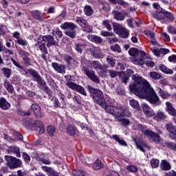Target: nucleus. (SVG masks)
<instances>
[{
  "label": "nucleus",
  "instance_id": "f257e3e1",
  "mask_svg": "<svg viewBox=\"0 0 176 176\" xmlns=\"http://www.w3.org/2000/svg\"><path fill=\"white\" fill-rule=\"evenodd\" d=\"M132 80L129 86L131 93H134L139 98H145L150 104L154 105L162 104L153 88L151 87L149 82L144 78L136 74L132 76Z\"/></svg>",
  "mask_w": 176,
  "mask_h": 176
},
{
  "label": "nucleus",
  "instance_id": "f03ea898",
  "mask_svg": "<svg viewBox=\"0 0 176 176\" xmlns=\"http://www.w3.org/2000/svg\"><path fill=\"white\" fill-rule=\"evenodd\" d=\"M104 109L107 113L113 115L116 120L120 119L121 118H124V116H126V118H130V116H131V113H130L129 109L123 106L115 107L107 105Z\"/></svg>",
  "mask_w": 176,
  "mask_h": 176
},
{
  "label": "nucleus",
  "instance_id": "7ed1b4c3",
  "mask_svg": "<svg viewBox=\"0 0 176 176\" xmlns=\"http://www.w3.org/2000/svg\"><path fill=\"white\" fill-rule=\"evenodd\" d=\"M88 90L91 94L93 101L105 109L108 105L107 104V102H105L102 91L91 86H88Z\"/></svg>",
  "mask_w": 176,
  "mask_h": 176
},
{
  "label": "nucleus",
  "instance_id": "20e7f679",
  "mask_svg": "<svg viewBox=\"0 0 176 176\" xmlns=\"http://www.w3.org/2000/svg\"><path fill=\"white\" fill-rule=\"evenodd\" d=\"M153 17L156 20H160L163 24H168V23H173V21L175 20L174 15L163 8L157 10L153 14Z\"/></svg>",
  "mask_w": 176,
  "mask_h": 176
},
{
  "label": "nucleus",
  "instance_id": "39448f33",
  "mask_svg": "<svg viewBox=\"0 0 176 176\" xmlns=\"http://www.w3.org/2000/svg\"><path fill=\"white\" fill-rule=\"evenodd\" d=\"M140 58L135 60L134 64L136 65H146L147 68H153L155 67V63L152 61L151 58L146 56L145 52H140Z\"/></svg>",
  "mask_w": 176,
  "mask_h": 176
},
{
  "label": "nucleus",
  "instance_id": "423d86ee",
  "mask_svg": "<svg viewBox=\"0 0 176 176\" xmlns=\"http://www.w3.org/2000/svg\"><path fill=\"white\" fill-rule=\"evenodd\" d=\"M61 27L63 30H66L65 34L67 36L72 38V39H75L76 38V30L77 25L74 23L70 22H65L62 24Z\"/></svg>",
  "mask_w": 176,
  "mask_h": 176
},
{
  "label": "nucleus",
  "instance_id": "0eeeda50",
  "mask_svg": "<svg viewBox=\"0 0 176 176\" xmlns=\"http://www.w3.org/2000/svg\"><path fill=\"white\" fill-rule=\"evenodd\" d=\"M25 124L28 126L29 129H31V130H37L39 129V134H43V133H45V126H43V122H42V121H33L30 119L25 121Z\"/></svg>",
  "mask_w": 176,
  "mask_h": 176
},
{
  "label": "nucleus",
  "instance_id": "6e6552de",
  "mask_svg": "<svg viewBox=\"0 0 176 176\" xmlns=\"http://www.w3.org/2000/svg\"><path fill=\"white\" fill-rule=\"evenodd\" d=\"M5 159L7 166H8L11 170L19 168L23 166V162H21V160L17 159L12 155H6Z\"/></svg>",
  "mask_w": 176,
  "mask_h": 176
},
{
  "label": "nucleus",
  "instance_id": "1a4fd4ad",
  "mask_svg": "<svg viewBox=\"0 0 176 176\" xmlns=\"http://www.w3.org/2000/svg\"><path fill=\"white\" fill-rule=\"evenodd\" d=\"M82 72H84L85 75L89 78L92 82L98 85L100 83V79L98 76H96V72L94 70H90V68L85 63H82V67L81 68Z\"/></svg>",
  "mask_w": 176,
  "mask_h": 176
},
{
  "label": "nucleus",
  "instance_id": "9d476101",
  "mask_svg": "<svg viewBox=\"0 0 176 176\" xmlns=\"http://www.w3.org/2000/svg\"><path fill=\"white\" fill-rule=\"evenodd\" d=\"M28 74L32 75L34 78V80L37 82L38 85H40V86L44 87L45 91H50L49 87H47V85H46V82L45 81V80L42 79V77L41 76V75H39V73L32 69H30L29 70H28Z\"/></svg>",
  "mask_w": 176,
  "mask_h": 176
},
{
  "label": "nucleus",
  "instance_id": "9b49d317",
  "mask_svg": "<svg viewBox=\"0 0 176 176\" xmlns=\"http://www.w3.org/2000/svg\"><path fill=\"white\" fill-rule=\"evenodd\" d=\"M143 133L146 138L153 141L155 144H162V142H163V140L160 138V135L157 133L153 132L152 130H146Z\"/></svg>",
  "mask_w": 176,
  "mask_h": 176
},
{
  "label": "nucleus",
  "instance_id": "f8f14e48",
  "mask_svg": "<svg viewBox=\"0 0 176 176\" xmlns=\"http://www.w3.org/2000/svg\"><path fill=\"white\" fill-rule=\"evenodd\" d=\"M75 21L78 23L82 28H83V31L85 32H93V28L91 25H89V23H87V21L85 20L82 17L77 16Z\"/></svg>",
  "mask_w": 176,
  "mask_h": 176
},
{
  "label": "nucleus",
  "instance_id": "ddd939ff",
  "mask_svg": "<svg viewBox=\"0 0 176 176\" xmlns=\"http://www.w3.org/2000/svg\"><path fill=\"white\" fill-rule=\"evenodd\" d=\"M113 30L114 32H116V34H118L119 36H120V38H129V35H130V31L124 28L120 24H117L114 25Z\"/></svg>",
  "mask_w": 176,
  "mask_h": 176
},
{
  "label": "nucleus",
  "instance_id": "4468645a",
  "mask_svg": "<svg viewBox=\"0 0 176 176\" xmlns=\"http://www.w3.org/2000/svg\"><path fill=\"white\" fill-rule=\"evenodd\" d=\"M82 63L87 65L91 69H96V71H101L104 69V66L98 60H83Z\"/></svg>",
  "mask_w": 176,
  "mask_h": 176
},
{
  "label": "nucleus",
  "instance_id": "2eb2a0df",
  "mask_svg": "<svg viewBox=\"0 0 176 176\" xmlns=\"http://www.w3.org/2000/svg\"><path fill=\"white\" fill-rule=\"evenodd\" d=\"M42 41L46 43L47 47H52V46H56L57 41H55L54 37L52 35L47 34L42 36Z\"/></svg>",
  "mask_w": 176,
  "mask_h": 176
},
{
  "label": "nucleus",
  "instance_id": "dca6fc26",
  "mask_svg": "<svg viewBox=\"0 0 176 176\" xmlns=\"http://www.w3.org/2000/svg\"><path fill=\"white\" fill-rule=\"evenodd\" d=\"M36 46H38L42 54L41 58H43L45 61H46V54H47V49L46 48V43H45L43 41L38 40V41L35 44Z\"/></svg>",
  "mask_w": 176,
  "mask_h": 176
},
{
  "label": "nucleus",
  "instance_id": "f3484780",
  "mask_svg": "<svg viewBox=\"0 0 176 176\" xmlns=\"http://www.w3.org/2000/svg\"><path fill=\"white\" fill-rule=\"evenodd\" d=\"M30 109L33 111L36 118H42L43 116V113L42 111H41V107L37 104H33L30 107Z\"/></svg>",
  "mask_w": 176,
  "mask_h": 176
},
{
  "label": "nucleus",
  "instance_id": "a211bd4d",
  "mask_svg": "<svg viewBox=\"0 0 176 176\" xmlns=\"http://www.w3.org/2000/svg\"><path fill=\"white\" fill-rule=\"evenodd\" d=\"M9 155H15L16 157H21V154L20 153V148L16 146H11L7 150Z\"/></svg>",
  "mask_w": 176,
  "mask_h": 176
},
{
  "label": "nucleus",
  "instance_id": "6ab92c4d",
  "mask_svg": "<svg viewBox=\"0 0 176 176\" xmlns=\"http://www.w3.org/2000/svg\"><path fill=\"white\" fill-rule=\"evenodd\" d=\"M151 50L152 53H153V54H155V56H157V57H159V56H160L161 54H167V53L170 52L168 49L166 48L157 49L156 47H152L151 48Z\"/></svg>",
  "mask_w": 176,
  "mask_h": 176
},
{
  "label": "nucleus",
  "instance_id": "aec40b11",
  "mask_svg": "<svg viewBox=\"0 0 176 176\" xmlns=\"http://www.w3.org/2000/svg\"><path fill=\"white\" fill-rule=\"evenodd\" d=\"M52 67L58 74H65V66L57 63H52Z\"/></svg>",
  "mask_w": 176,
  "mask_h": 176
},
{
  "label": "nucleus",
  "instance_id": "412c9836",
  "mask_svg": "<svg viewBox=\"0 0 176 176\" xmlns=\"http://www.w3.org/2000/svg\"><path fill=\"white\" fill-rule=\"evenodd\" d=\"M135 144L138 148L142 152H145V148L151 149V147L148 146V143L145 142L144 141H135Z\"/></svg>",
  "mask_w": 176,
  "mask_h": 176
},
{
  "label": "nucleus",
  "instance_id": "4be33fe9",
  "mask_svg": "<svg viewBox=\"0 0 176 176\" xmlns=\"http://www.w3.org/2000/svg\"><path fill=\"white\" fill-rule=\"evenodd\" d=\"M143 112L148 118L153 116L155 115V111L146 104H144L142 106Z\"/></svg>",
  "mask_w": 176,
  "mask_h": 176
},
{
  "label": "nucleus",
  "instance_id": "5701e85b",
  "mask_svg": "<svg viewBox=\"0 0 176 176\" xmlns=\"http://www.w3.org/2000/svg\"><path fill=\"white\" fill-rule=\"evenodd\" d=\"M3 86L8 91V93H13L14 91V88L13 87V84H12V80L6 79L3 82Z\"/></svg>",
  "mask_w": 176,
  "mask_h": 176
},
{
  "label": "nucleus",
  "instance_id": "b1692460",
  "mask_svg": "<svg viewBox=\"0 0 176 176\" xmlns=\"http://www.w3.org/2000/svg\"><path fill=\"white\" fill-rule=\"evenodd\" d=\"M0 108L4 111L10 108V103H9V102H8L3 97L0 98Z\"/></svg>",
  "mask_w": 176,
  "mask_h": 176
},
{
  "label": "nucleus",
  "instance_id": "393cba45",
  "mask_svg": "<svg viewBox=\"0 0 176 176\" xmlns=\"http://www.w3.org/2000/svg\"><path fill=\"white\" fill-rule=\"evenodd\" d=\"M30 14L35 20H43V14L39 10H33L30 12Z\"/></svg>",
  "mask_w": 176,
  "mask_h": 176
},
{
  "label": "nucleus",
  "instance_id": "a878e982",
  "mask_svg": "<svg viewBox=\"0 0 176 176\" xmlns=\"http://www.w3.org/2000/svg\"><path fill=\"white\" fill-rule=\"evenodd\" d=\"M166 111L169 113V115H171V116H176V110L173 107V104L170 102H166Z\"/></svg>",
  "mask_w": 176,
  "mask_h": 176
},
{
  "label": "nucleus",
  "instance_id": "bb28decb",
  "mask_svg": "<svg viewBox=\"0 0 176 176\" xmlns=\"http://www.w3.org/2000/svg\"><path fill=\"white\" fill-rule=\"evenodd\" d=\"M112 140H115L116 142H118L120 145H122V146H127V143L121 138V137L119 135H113L110 137Z\"/></svg>",
  "mask_w": 176,
  "mask_h": 176
},
{
  "label": "nucleus",
  "instance_id": "cd10ccee",
  "mask_svg": "<svg viewBox=\"0 0 176 176\" xmlns=\"http://www.w3.org/2000/svg\"><path fill=\"white\" fill-rule=\"evenodd\" d=\"M148 76L153 80H159V79H163V75L157 72H150Z\"/></svg>",
  "mask_w": 176,
  "mask_h": 176
},
{
  "label": "nucleus",
  "instance_id": "c85d7f7f",
  "mask_svg": "<svg viewBox=\"0 0 176 176\" xmlns=\"http://www.w3.org/2000/svg\"><path fill=\"white\" fill-rule=\"evenodd\" d=\"M52 102H53L54 107L55 108H63V109H64V108H65V107H67V104H65V102H60L57 98H54L52 99Z\"/></svg>",
  "mask_w": 176,
  "mask_h": 176
},
{
  "label": "nucleus",
  "instance_id": "c756f323",
  "mask_svg": "<svg viewBox=\"0 0 176 176\" xmlns=\"http://www.w3.org/2000/svg\"><path fill=\"white\" fill-rule=\"evenodd\" d=\"M42 170L47 173L48 175L50 176H58V173L56 172L54 169L47 167V166H42Z\"/></svg>",
  "mask_w": 176,
  "mask_h": 176
},
{
  "label": "nucleus",
  "instance_id": "7c9ffc66",
  "mask_svg": "<svg viewBox=\"0 0 176 176\" xmlns=\"http://www.w3.org/2000/svg\"><path fill=\"white\" fill-rule=\"evenodd\" d=\"M87 38L89 41H91V42H95V43H102V38L100 36L89 34L87 36Z\"/></svg>",
  "mask_w": 176,
  "mask_h": 176
},
{
  "label": "nucleus",
  "instance_id": "2f4dec72",
  "mask_svg": "<svg viewBox=\"0 0 176 176\" xmlns=\"http://www.w3.org/2000/svg\"><path fill=\"white\" fill-rule=\"evenodd\" d=\"M67 132L69 135L74 137V135H76V133H78V129L75 126L69 125L67 128Z\"/></svg>",
  "mask_w": 176,
  "mask_h": 176
},
{
  "label": "nucleus",
  "instance_id": "473e14b6",
  "mask_svg": "<svg viewBox=\"0 0 176 176\" xmlns=\"http://www.w3.org/2000/svg\"><path fill=\"white\" fill-rule=\"evenodd\" d=\"M160 167L164 171H168V170H171V165H170V163H168L166 160H162Z\"/></svg>",
  "mask_w": 176,
  "mask_h": 176
},
{
  "label": "nucleus",
  "instance_id": "72a5a7b5",
  "mask_svg": "<svg viewBox=\"0 0 176 176\" xmlns=\"http://www.w3.org/2000/svg\"><path fill=\"white\" fill-rule=\"evenodd\" d=\"M87 45L85 43H78L75 44V50L78 53H80V54H82V52H83V49L86 47Z\"/></svg>",
  "mask_w": 176,
  "mask_h": 176
},
{
  "label": "nucleus",
  "instance_id": "f704fd0d",
  "mask_svg": "<svg viewBox=\"0 0 176 176\" xmlns=\"http://www.w3.org/2000/svg\"><path fill=\"white\" fill-rule=\"evenodd\" d=\"M92 54L95 58H102L104 57V54L100 50V49L97 47H94L92 50Z\"/></svg>",
  "mask_w": 176,
  "mask_h": 176
},
{
  "label": "nucleus",
  "instance_id": "c9c22d12",
  "mask_svg": "<svg viewBox=\"0 0 176 176\" xmlns=\"http://www.w3.org/2000/svg\"><path fill=\"white\" fill-rule=\"evenodd\" d=\"M112 13L114 16V19H116V20H118V21H123V20H124L125 19L124 15L120 12L113 11Z\"/></svg>",
  "mask_w": 176,
  "mask_h": 176
},
{
  "label": "nucleus",
  "instance_id": "e433bc0d",
  "mask_svg": "<svg viewBox=\"0 0 176 176\" xmlns=\"http://www.w3.org/2000/svg\"><path fill=\"white\" fill-rule=\"evenodd\" d=\"M160 71H162V72H164V74H168L169 75H173L174 74V72L170 69H168L166 65H160L159 66Z\"/></svg>",
  "mask_w": 176,
  "mask_h": 176
},
{
  "label": "nucleus",
  "instance_id": "4c0bfd02",
  "mask_svg": "<svg viewBox=\"0 0 176 176\" xmlns=\"http://www.w3.org/2000/svg\"><path fill=\"white\" fill-rule=\"evenodd\" d=\"M166 129L168 133H170V134H173V135H176V126L173 125V124H167L166 125Z\"/></svg>",
  "mask_w": 176,
  "mask_h": 176
},
{
  "label": "nucleus",
  "instance_id": "58836bf2",
  "mask_svg": "<svg viewBox=\"0 0 176 176\" xmlns=\"http://www.w3.org/2000/svg\"><path fill=\"white\" fill-rule=\"evenodd\" d=\"M141 52L144 51H139L138 49L136 48H131L129 50V54L132 56V57H135V56H141Z\"/></svg>",
  "mask_w": 176,
  "mask_h": 176
},
{
  "label": "nucleus",
  "instance_id": "ea45409f",
  "mask_svg": "<svg viewBox=\"0 0 176 176\" xmlns=\"http://www.w3.org/2000/svg\"><path fill=\"white\" fill-rule=\"evenodd\" d=\"M94 10L93 8H91V6L87 5L84 7V13L85 16H91V14H93L94 13Z\"/></svg>",
  "mask_w": 176,
  "mask_h": 176
},
{
  "label": "nucleus",
  "instance_id": "a19ab883",
  "mask_svg": "<svg viewBox=\"0 0 176 176\" xmlns=\"http://www.w3.org/2000/svg\"><path fill=\"white\" fill-rule=\"evenodd\" d=\"M47 133L50 137H54V134L56 133V127L52 125H49L47 126Z\"/></svg>",
  "mask_w": 176,
  "mask_h": 176
},
{
  "label": "nucleus",
  "instance_id": "79ce46f5",
  "mask_svg": "<svg viewBox=\"0 0 176 176\" xmlns=\"http://www.w3.org/2000/svg\"><path fill=\"white\" fill-rule=\"evenodd\" d=\"M104 167V164L100 160H96L94 164L93 168L94 170H101Z\"/></svg>",
  "mask_w": 176,
  "mask_h": 176
},
{
  "label": "nucleus",
  "instance_id": "37998d69",
  "mask_svg": "<svg viewBox=\"0 0 176 176\" xmlns=\"http://www.w3.org/2000/svg\"><path fill=\"white\" fill-rule=\"evenodd\" d=\"M150 164L153 168H157V167H159L160 161L157 159L153 158L150 160Z\"/></svg>",
  "mask_w": 176,
  "mask_h": 176
},
{
  "label": "nucleus",
  "instance_id": "c03bdc74",
  "mask_svg": "<svg viewBox=\"0 0 176 176\" xmlns=\"http://www.w3.org/2000/svg\"><path fill=\"white\" fill-rule=\"evenodd\" d=\"M75 91H77L78 93H80V94H82V96H87V94L86 93V89H85V87L77 85L76 87Z\"/></svg>",
  "mask_w": 176,
  "mask_h": 176
},
{
  "label": "nucleus",
  "instance_id": "a18cd8bd",
  "mask_svg": "<svg viewBox=\"0 0 176 176\" xmlns=\"http://www.w3.org/2000/svg\"><path fill=\"white\" fill-rule=\"evenodd\" d=\"M118 122H120L122 124V126H129L130 124V120L127 118H124V117H122L121 118H118L117 120Z\"/></svg>",
  "mask_w": 176,
  "mask_h": 176
},
{
  "label": "nucleus",
  "instance_id": "49530a36",
  "mask_svg": "<svg viewBox=\"0 0 176 176\" xmlns=\"http://www.w3.org/2000/svg\"><path fill=\"white\" fill-rule=\"evenodd\" d=\"M156 119L158 120H162L163 119H166L167 118V116L164 113V112L158 111L155 116Z\"/></svg>",
  "mask_w": 176,
  "mask_h": 176
},
{
  "label": "nucleus",
  "instance_id": "de8ad7c7",
  "mask_svg": "<svg viewBox=\"0 0 176 176\" xmlns=\"http://www.w3.org/2000/svg\"><path fill=\"white\" fill-rule=\"evenodd\" d=\"M129 104L132 108H134L135 109H138L140 108V103H138V101L131 99L129 100Z\"/></svg>",
  "mask_w": 176,
  "mask_h": 176
},
{
  "label": "nucleus",
  "instance_id": "09e8293b",
  "mask_svg": "<svg viewBox=\"0 0 176 176\" xmlns=\"http://www.w3.org/2000/svg\"><path fill=\"white\" fill-rule=\"evenodd\" d=\"M15 43H17L20 46H27V45H28V41H27V40L25 38H21L18 40H16Z\"/></svg>",
  "mask_w": 176,
  "mask_h": 176
},
{
  "label": "nucleus",
  "instance_id": "8fccbe9b",
  "mask_svg": "<svg viewBox=\"0 0 176 176\" xmlns=\"http://www.w3.org/2000/svg\"><path fill=\"white\" fill-rule=\"evenodd\" d=\"M1 71L3 72V75L6 78H10V74H12V69L6 67L1 69Z\"/></svg>",
  "mask_w": 176,
  "mask_h": 176
},
{
  "label": "nucleus",
  "instance_id": "3c124183",
  "mask_svg": "<svg viewBox=\"0 0 176 176\" xmlns=\"http://www.w3.org/2000/svg\"><path fill=\"white\" fill-rule=\"evenodd\" d=\"M110 49H111V50H112V52H116L117 53H121L122 52V50L120 49V46H119V45H118V44H114V45H111Z\"/></svg>",
  "mask_w": 176,
  "mask_h": 176
},
{
  "label": "nucleus",
  "instance_id": "603ef678",
  "mask_svg": "<svg viewBox=\"0 0 176 176\" xmlns=\"http://www.w3.org/2000/svg\"><path fill=\"white\" fill-rule=\"evenodd\" d=\"M107 62L111 65V67H115V65L116 64L115 59H113V58L111 56H108L107 57Z\"/></svg>",
  "mask_w": 176,
  "mask_h": 176
},
{
  "label": "nucleus",
  "instance_id": "864d4df0",
  "mask_svg": "<svg viewBox=\"0 0 176 176\" xmlns=\"http://www.w3.org/2000/svg\"><path fill=\"white\" fill-rule=\"evenodd\" d=\"M159 93H160V97H162V98H163L164 100H166L167 98H168V97H170V94H167L166 92H164V91H163L162 89H161L160 88H159Z\"/></svg>",
  "mask_w": 176,
  "mask_h": 176
},
{
  "label": "nucleus",
  "instance_id": "5fc2aeb1",
  "mask_svg": "<svg viewBox=\"0 0 176 176\" xmlns=\"http://www.w3.org/2000/svg\"><path fill=\"white\" fill-rule=\"evenodd\" d=\"M73 174L76 176H87V174H86V173H85V171L82 170H74L73 171Z\"/></svg>",
  "mask_w": 176,
  "mask_h": 176
},
{
  "label": "nucleus",
  "instance_id": "6e6d98bb",
  "mask_svg": "<svg viewBox=\"0 0 176 176\" xmlns=\"http://www.w3.org/2000/svg\"><path fill=\"white\" fill-rule=\"evenodd\" d=\"M107 72L109 73V76L111 78H116V76H119V72L117 71L109 69V70H107Z\"/></svg>",
  "mask_w": 176,
  "mask_h": 176
},
{
  "label": "nucleus",
  "instance_id": "4d7b16f0",
  "mask_svg": "<svg viewBox=\"0 0 176 176\" xmlns=\"http://www.w3.org/2000/svg\"><path fill=\"white\" fill-rule=\"evenodd\" d=\"M66 86L69 87V89H72V90H76L78 85L75 82H72L71 81H69L66 83Z\"/></svg>",
  "mask_w": 176,
  "mask_h": 176
},
{
  "label": "nucleus",
  "instance_id": "13d9d810",
  "mask_svg": "<svg viewBox=\"0 0 176 176\" xmlns=\"http://www.w3.org/2000/svg\"><path fill=\"white\" fill-rule=\"evenodd\" d=\"M126 169L128 171H130V173H137L138 171V169L137 168V166L134 165H130L126 167Z\"/></svg>",
  "mask_w": 176,
  "mask_h": 176
},
{
  "label": "nucleus",
  "instance_id": "bf43d9fd",
  "mask_svg": "<svg viewBox=\"0 0 176 176\" xmlns=\"http://www.w3.org/2000/svg\"><path fill=\"white\" fill-rule=\"evenodd\" d=\"M23 63L26 67H30V65H31V61H32V60L30 58H28V56H24L23 58Z\"/></svg>",
  "mask_w": 176,
  "mask_h": 176
},
{
  "label": "nucleus",
  "instance_id": "052dcab7",
  "mask_svg": "<svg viewBox=\"0 0 176 176\" xmlns=\"http://www.w3.org/2000/svg\"><path fill=\"white\" fill-rule=\"evenodd\" d=\"M165 146L170 148L172 151H176V144L173 142H166Z\"/></svg>",
  "mask_w": 176,
  "mask_h": 176
},
{
  "label": "nucleus",
  "instance_id": "680f3d73",
  "mask_svg": "<svg viewBox=\"0 0 176 176\" xmlns=\"http://www.w3.org/2000/svg\"><path fill=\"white\" fill-rule=\"evenodd\" d=\"M11 61H12V64H14V65H15V67H17V68H19V69H22V70L24 69V67H23V66H21V65H20V63H19L18 61L14 60V58H12Z\"/></svg>",
  "mask_w": 176,
  "mask_h": 176
},
{
  "label": "nucleus",
  "instance_id": "e2e57ef3",
  "mask_svg": "<svg viewBox=\"0 0 176 176\" xmlns=\"http://www.w3.org/2000/svg\"><path fill=\"white\" fill-rule=\"evenodd\" d=\"M100 35H102V36H115V34L113 32H107V31H102L100 32Z\"/></svg>",
  "mask_w": 176,
  "mask_h": 176
},
{
  "label": "nucleus",
  "instance_id": "0e129e2a",
  "mask_svg": "<svg viewBox=\"0 0 176 176\" xmlns=\"http://www.w3.org/2000/svg\"><path fill=\"white\" fill-rule=\"evenodd\" d=\"M19 54L22 57H27L30 56V53L27 52V51H24L23 50H19Z\"/></svg>",
  "mask_w": 176,
  "mask_h": 176
},
{
  "label": "nucleus",
  "instance_id": "69168bd1",
  "mask_svg": "<svg viewBox=\"0 0 176 176\" xmlns=\"http://www.w3.org/2000/svg\"><path fill=\"white\" fill-rule=\"evenodd\" d=\"M23 159L25 160V163H30L31 162V157L26 153H23Z\"/></svg>",
  "mask_w": 176,
  "mask_h": 176
},
{
  "label": "nucleus",
  "instance_id": "338daca9",
  "mask_svg": "<svg viewBox=\"0 0 176 176\" xmlns=\"http://www.w3.org/2000/svg\"><path fill=\"white\" fill-rule=\"evenodd\" d=\"M118 5H121L123 8H127L129 6V3L124 1V0H117Z\"/></svg>",
  "mask_w": 176,
  "mask_h": 176
},
{
  "label": "nucleus",
  "instance_id": "774afa93",
  "mask_svg": "<svg viewBox=\"0 0 176 176\" xmlns=\"http://www.w3.org/2000/svg\"><path fill=\"white\" fill-rule=\"evenodd\" d=\"M167 30H168V32L169 34H176V28L173 26H168L167 28Z\"/></svg>",
  "mask_w": 176,
  "mask_h": 176
}]
</instances>
